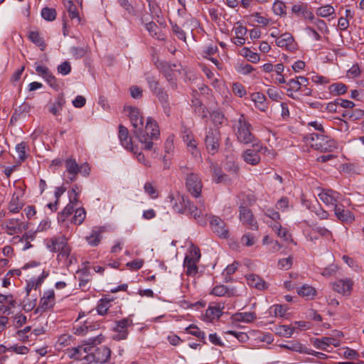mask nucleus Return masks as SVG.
<instances>
[{
    "mask_svg": "<svg viewBox=\"0 0 364 364\" xmlns=\"http://www.w3.org/2000/svg\"><path fill=\"white\" fill-rule=\"evenodd\" d=\"M276 43L279 47L285 48L289 50H294L296 49V44L292 35L289 33H284L282 34L277 40Z\"/></svg>",
    "mask_w": 364,
    "mask_h": 364,
    "instance_id": "obj_22",
    "label": "nucleus"
},
{
    "mask_svg": "<svg viewBox=\"0 0 364 364\" xmlns=\"http://www.w3.org/2000/svg\"><path fill=\"white\" fill-rule=\"evenodd\" d=\"M210 226L212 231L221 238L229 237V230L225 223L219 217L212 215L210 220Z\"/></svg>",
    "mask_w": 364,
    "mask_h": 364,
    "instance_id": "obj_13",
    "label": "nucleus"
},
{
    "mask_svg": "<svg viewBox=\"0 0 364 364\" xmlns=\"http://www.w3.org/2000/svg\"><path fill=\"white\" fill-rule=\"evenodd\" d=\"M272 229L280 237L281 242H285L287 248L292 249L293 247L291 245H296L291 238V235L286 228H282L279 223H277L274 225Z\"/></svg>",
    "mask_w": 364,
    "mask_h": 364,
    "instance_id": "obj_18",
    "label": "nucleus"
},
{
    "mask_svg": "<svg viewBox=\"0 0 364 364\" xmlns=\"http://www.w3.org/2000/svg\"><path fill=\"white\" fill-rule=\"evenodd\" d=\"M179 197L181 207L178 205L173 195H169L168 197L170 199L174 210L179 213H184L185 211L188 210L189 213L193 215L195 219L200 218L202 211L205 210L204 205H202L198 210V208L189 200L188 196H179Z\"/></svg>",
    "mask_w": 364,
    "mask_h": 364,
    "instance_id": "obj_7",
    "label": "nucleus"
},
{
    "mask_svg": "<svg viewBox=\"0 0 364 364\" xmlns=\"http://www.w3.org/2000/svg\"><path fill=\"white\" fill-rule=\"evenodd\" d=\"M101 232L102 230L99 228H96L92 230L90 235L86 237V240L89 245L92 247L97 246L101 240Z\"/></svg>",
    "mask_w": 364,
    "mask_h": 364,
    "instance_id": "obj_33",
    "label": "nucleus"
},
{
    "mask_svg": "<svg viewBox=\"0 0 364 364\" xmlns=\"http://www.w3.org/2000/svg\"><path fill=\"white\" fill-rule=\"evenodd\" d=\"M262 145L259 143H253L251 149L245 150L242 154L244 161L252 166L258 164L260 161L259 153L262 149Z\"/></svg>",
    "mask_w": 364,
    "mask_h": 364,
    "instance_id": "obj_12",
    "label": "nucleus"
},
{
    "mask_svg": "<svg viewBox=\"0 0 364 364\" xmlns=\"http://www.w3.org/2000/svg\"><path fill=\"white\" fill-rule=\"evenodd\" d=\"M70 252H59L57 259L63 262L65 265H69L72 263L71 259H70Z\"/></svg>",
    "mask_w": 364,
    "mask_h": 364,
    "instance_id": "obj_54",
    "label": "nucleus"
},
{
    "mask_svg": "<svg viewBox=\"0 0 364 364\" xmlns=\"http://www.w3.org/2000/svg\"><path fill=\"white\" fill-rule=\"evenodd\" d=\"M304 138L311 143L313 149L321 152H332L338 147L336 141L323 133H311Z\"/></svg>",
    "mask_w": 364,
    "mask_h": 364,
    "instance_id": "obj_4",
    "label": "nucleus"
},
{
    "mask_svg": "<svg viewBox=\"0 0 364 364\" xmlns=\"http://www.w3.org/2000/svg\"><path fill=\"white\" fill-rule=\"evenodd\" d=\"M223 315V311L219 306H209L205 312V316L210 321L218 319Z\"/></svg>",
    "mask_w": 364,
    "mask_h": 364,
    "instance_id": "obj_36",
    "label": "nucleus"
},
{
    "mask_svg": "<svg viewBox=\"0 0 364 364\" xmlns=\"http://www.w3.org/2000/svg\"><path fill=\"white\" fill-rule=\"evenodd\" d=\"M112 301L111 299H107V298H102L101 299L97 306L96 310L100 315H105L107 314L108 309L110 307V302Z\"/></svg>",
    "mask_w": 364,
    "mask_h": 364,
    "instance_id": "obj_38",
    "label": "nucleus"
},
{
    "mask_svg": "<svg viewBox=\"0 0 364 364\" xmlns=\"http://www.w3.org/2000/svg\"><path fill=\"white\" fill-rule=\"evenodd\" d=\"M31 110V106L23 102L14 109L15 115H18L20 118L26 117Z\"/></svg>",
    "mask_w": 364,
    "mask_h": 364,
    "instance_id": "obj_42",
    "label": "nucleus"
},
{
    "mask_svg": "<svg viewBox=\"0 0 364 364\" xmlns=\"http://www.w3.org/2000/svg\"><path fill=\"white\" fill-rule=\"evenodd\" d=\"M129 117L133 127L132 132L135 137L144 144V149L151 150L154 147V139H158L160 131L156 122L151 117H148L144 129V118L137 107H127Z\"/></svg>",
    "mask_w": 364,
    "mask_h": 364,
    "instance_id": "obj_1",
    "label": "nucleus"
},
{
    "mask_svg": "<svg viewBox=\"0 0 364 364\" xmlns=\"http://www.w3.org/2000/svg\"><path fill=\"white\" fill-rule=\"evenodd\" d=\"M64 4L67 8L69 17L72 20H75L77 23H79L80 22V18L76 6L70 0H68L67 1L64 0Z\"/></svg>",
    "mask_w": 364,
    "mask_h": 364,
    "instance_id": "obj_30",
    "label": "nucleus"
},
{
    "mask_svg": "<svg viewBox=\"0 0 364 364\" xmlns=\"http://www.w3.org/2000/svg\"><path fill=\"white\" fill-rule=\"evenodd\" d=\"M86 212L83 208H77L75 211V215L72 218V223L75 225H80L85 219Z\"/></svg>",
    "mask_w": 364,
    "mask_h": 364,
    "instance_id": "obj_39",
    "label": "nucleus"
},
{
    "mask_svg": "<svg viewBox=\"0 0 364 364\" xmlns=\"http://www.w3.org/2000/svg\"><path fill=\"white\" fill-rule=\"evenodd\" d=\"M26 146V143L22 141V142L18 144L16 146V151L18 154V156L19 159H21V161H24L26 158V151H25Z\"/></svg>",
    "mask_w": 364,
    "mask_h": 364,
    "instance_id": "obj_56",
    "label": "nucleus"
},
{
    "mask_svg": "<svg viewBox=\"0 0 364 364\" xmlns=\"http://www.w3.org/2000/svg\"><path fill=\"white\" fill-rule=\"evenodd\" d=\"M239 218L242 224L247 225L250 229L253 230H258V224L257 221L255 220L250 209L245 206H240Z\"/></svg>",
    "mask_w": 364,
    "mask_h": 364,
    "instance_id": "obj_15",
    "label": "nucleus"
},
{
    "mask_svg": "<svg viewBox=\"0 0 364 364\" xmlns=\"http://www.w3.org/2000/svg\"><path fill=\"white\" fill-rule=\"evenodd\" d=\"M49 248L52 250H70V247L68 245V239L64 235L55 236L50 238L47 243Z\"/></svg>",
    "mask_w": 364,
    "mask_h": 364,
    "instance_id": "obj_19",
    "label": "nucleus"
},
{
    "mask_svg": "<svg viewBox=\"0 0 364 364\" xmlns=\"http://www.w3.org/2000/svg\"><path fill=\"white\" fill-rule=\"evenodd\" d=\"M83 360L85 363L83 364H95L97 363V360L95 357L94 356V351L93 350H90L87 353L84 355Z\"/></svg>",
    "mask_w": 364,
    "mask_h": 364,
    "instance_id": "obj_64",
    "label": "nucleus"
},
{
    "mask_svg": "<svg viewBox=\"0 0 364 364\" xmlns=\"http://www.w3.org/2000/svg\"><path fill=\"white\" fill-rule=\"evenodd\" d=\"M287 85L289 86L287 89V92H297L299 91L300 87V84L299 83V80L296 79H291L287 82Z\"/></svg>",
    "mask_w": 364,
    "mask_h": 364,
    "instance_id": "obj_57",
    "label": "nucleus"
},
{
    "mask_svg": "<svg viewBox=\"0 0 364 364\" xmlns=\"http://www.w3.org/2000/svg\"><path fill=\"white\" fill-rule=\"evenodd\" d=\"M335 10L331 5H326L317 9L316 14L321 17H328L334 13Z\"/></svg>",
    "mask_w": 364,
    "mask_h": 364,
    "instance_id": "obj_45",
    "label": "nucleus"
},
{
    "mask_svg": "<svg viewBox=\"0 0 364 364\" xmlns=\"http://www.w3.org/2000/svg\"><path fill=\"white\" fill-rule=\"evenodd\" d=\"M133 326V321L129 317L124 318L116 321L113 327V331L117 333L113 336L114 341L125 340L127 338L129 331L128 328Z\"/></svg>",
    "mask_w": 364,
    "mask_h": 364,
    "instance_id": "obj_10",
    "label": "nucleus"
},
{
    "mask_svg": "<svg viewBox=\"0 0 364 364\" xmlns=\"http://www.w3.org/2000/svg\"><path fill=\"white\" fill-rule=\"evenodd\" d=\"M220 133L218 127H209L206 129L205 144L207 149L212 154L216 153L220 146Z\"/></svg>",
    "mask_w": 364,
    "mask_h": 364,
    "instance_id": "obj_8",
    "label": "nucleus"
},
{
    "mask_svg": "<svg viewBox=\"0 0 364 364\" xmlns=\"http://www.w3.org/2000/svg\"><path fill=\"white\" fill-rule=\"evenodd\" d=\"M233 122V128L238 141L245 144L254 143L255 138L251 132L252 124L249 118L244 114H240Z\"/></svg>",
    "mask_w": 364,
    "mask_h": 364,
    "instance_id": "obj_3",
    "label": "nucleus"
},
{
    "mask_svg": "<svg viewBox=\"0 0 364 364\" xmlns=\"http://www.w3.org/2000/svg\"><path fill=\"white\" fill-rule=\"evenodd\" d=\"M28 37L29 40L38 46L41 50H44L46 49V44L38 31H29Z\"/></svg>",
    "mask_w": 364,
    "mask_h": 364,
    "instance_id": "obj_31",
    "label": "nucleus"
},
{
    "mask_svg": "<svg viewBox=\"0 0 364 364\" xmlns=\"http://www.w3.org/2000/svg\"><path fill=\"white\" fill-rule=\"evenodd\" d=\"M65 166L66 172L69 174L68 179L65 181L67 183H72L77 179V175L79 173V165L75 159L70 158L65 161Z\"/></svg>",
    "mask_w": 364,
    "mask_h": 364,
    "instance_id": "obj_20",
    "label": "nucleus"
},
{
    "mask_svg": "<svg viewBox=\"0 0 364 364\" xmlns=\"http://www.w3.org/2000/svg\"><path fill=\"white\" fill-rule=\"evenodd\" d=\"M353 282L350 279H339L332 284L334 291L341 294H350Z\"/></svg>",
    "mask_w": 364,
    "mask_h": 364,
    "instance_id": "obj_21",
    "label": "nucleus"
},
{
    "mask_svg": "<svg viewBox=\"0 0 364 364\" xmlns=\"http://www.w3.org/2000/svg\"><path fill=\"white\" fill-rule=\"evenodd\" d=\"M144 191L153 199L158 197L159 193L151 183H146L144 186Z\"/></svg>",
    "mask_w": 364,
    "mask_h": 364,
    "instance_id": "obj_51",
    "label": "nucleus"
},
{
    "mask_svg": "<svg viewBox=\"0 0 364 364\" xmlns=\"http://www.w3.org/2000/svg\"><path fill=\"white\" fill-rule=\"evenodd\" d=\"M187 147L188 151L191 152L192 156L195 158H198L200 156V153L199 149L197 147V144L195 140H192V141H189L188 144H187Z\"/></svg>",
    "mask_w": 364,
    "mask_h": 364,
    "instance_id": "obj_53",
    "label": "nucleus"
},
{
    "mask_svg": "<svg viewBox=\"0 0 364 364\" xmlns=\"http://www.w3.org/2000/svg\"><path fill=\"white\" fill-rule=\"evenodd\" d=\"M56 11L55 9L45 7L41 11V16L46 21H52L56 18Z\"/></svg>",
    "mask_w": 364,
    "mask_h": 364,
    "instance_id": "obj_43",
    "label": "nucleus"
},
{
    "mask_svg": "<svg viewBox=\"0 0 364 364\" xmlns=\"http://www.w3.org/2000/svg\"><path fill=\"white\" fill-rule=\"evenodd\" d=\"M297 293L301 296L312 299L316 295V290L314 287L304 284L297 289Z\"/></svg>",
    "mask_w": 364,
    "mask_h": 364,
    "instance_id": "obj_35",
    "label": "nucleus"
},
{
    "mask_svg": "<svg viewBox=\"0 0 364 364\" xmlns=\"http://www.w3.org/2000/svg\"><path fill=\"white\" fill-rule=\"evenodd\" d=\"M273 11L277 15H282L286 13V6L282 1H277L273 5Z\"/></svg>",
    "mask_w": 364,
    "mask_h": 364,
    "instance_id": "obj_55",
    "label": "nucleus"
},
{
    "mask_svg": "<svg viewBox=\"0 0 364 364\" xmlns=\"http://www.w3.org/2000/svg\"><path fill=\"white\" fill-rule=\"evenodd\" d=\"M186 188L195 198L200 196L202 182L199 176L194 173L187 174L186 178Z\"/></svg>",
    "mask_w": 364,
    "mask_h": 364,
    "instance_id": "obj_11",
    "label": "nucleus"
},
{
    "mask_svg": "<svg viewBox=\"0 0 364 364\" xmlns=\"http://www.w3.org/2000/svg\"><path fill=\"white\" fill-rule=\"evenodd\" d=\"M213 179L217 183L225 182L228 179V176L223 171L218 167H213Z\"/></svg>",
    "mask_w": 364,
    "mask_h": 364,
    "instance_id": "obj_41",
    "label": "nucleus"
},
{
    "mask_svg": "<svg viewBox=\"0 0 364 364\" xmlns=\"http://www.w3.org/2000/svg\"><path fill=\"white\" fill-rule=\"evenodd\" d=\"M271 310L274 312L275 316L284 317L287 309L285 306L277 304L272 306Z\"/></svg>",
    "mask_w": 364,
    "mask_h": 364,
    "instance_id": "obj_52",
    "label": "nucleus"
},
{
    "mask_svg": "<svg viewBox=\"0 0 364 364\" xmlns=\"http://www.w3.org/2000/svg\"><path fill=\"white\" fill-rule=\"evenodd\" d=\"M74 211V206L73 204L68 203L65 208L59 213L58 219L59 221H64L67 217L70 215Z\"/></svg>",
    "mask_w": 364,
    "mask_h": 364,
    "instance_id": "obj_46",
    "label": "nucleus"
},
{
    "mask_svg": "<svg viewBox=\"0 0 364 364\" xmlns=\"http://www.w3.org/2000/svg\"><path fill=\"white\" fill-rule=\"evenodd\" d=\"M337 347L339 346V342L332 337H322L321 338H316L314 341V346L318 349L326 350L327 347L330 346Z\"/></svg>",
    "mask_w": 364,
    "mask_h": 364,
    "instance_id": "obj_28",
    "label": "nucleus"
},
{
    "mask_svg": "<svg viewBox=\"0 0 364 364\" xmlns=\"http://www.w3.org/2000/svg\"><path fill=\"white\" fill-rule=\"evenodd\" d=\"M210 294L216 296L235 297L239 294L235 287H228L223 284L215 286L210 291Z\"/></svg>",
    "mask_w": 364,
    "mask_h": 364,
    "instance_id": "obj_16",
    "label": "nucleus"
},
{
    "mask_svg": "<svg viewBox=\"0 0 364 364\" xmlns=\"http://www.w3.org/2000/svg\"><path fill=\"white\" fill-rule=\"evenodd\" d=\"M334 213L336 218L342 222L351 223L354 220L353 213L348 210H345L341 205H335Z\"/></svg>",
    "mask_w": 364,
    "mask_h": 364,
    "instance_id": "obj_26",
    "label": "nucleus"
},
{
    "mask_svg": "<svg viewBox=\"0 0 364 364\" xmlns=\"http://www.w3.org/2000/svg\"><path fill=\"white\" fill-rule=\"evenodd\" d=\"M58 73L63 75L69 74L71 71V65L69 62L65 61L58 66Z\"/></svg>",
    "mask_w": 364,
    "mask_h": 364,
    "instance_id": "obj_62",
    "label": "nucleus"
},
{
    "mask_svg": "<svg viewBox=\"0 0 364 364\" xmlns=\"http://www.w3.org/2000/svg\"><path fill=\"white\" fill-rule=\"evenodd\" d=\"M154 65L159 73L166 78L170 87L173 90H177L178 84L175 77L174 72L180 71V70L177 68L178 67H181V65L177 63H170L168 62L157 59L154 61Z\"/></svg>",
    "mask_w": 364,
    "mask_h": 364,
    "instance_id": "obj_5",
    "label": "nucleus"
},
{
    "mask_svg": "<svg viewBox=\"0 0 364 364\" xmlns=\"http://www.w3.org/2000/svg\"><path fill=\"white\" fill-rule=\"evenodd\" d=\"M211 119L213 122L217 125V124H221L223 122V119L225 118L224 114L222 112L215 111L213 112L211 114Z\"/></svg>",
    "mask_w": 364,
    "mask_h": 364,
    "instance_id": "obj_63",
    "label": "nucleus"
},
{
    "mask_svg": "<svg viewBox=\"0 0 364 364\" xmlns=\"http://www.w3.org/2000/svg\"><path fill=\"white\" fill-rule=\"evenodd\" d=\"M186 331L188 333L197 337L204 344L206 343L205 332L200 331L197 326L194 324H191L186 328Z\"/></svg>",
    "mask_w": 364,
    "mask_h": 364,
    "instance_id": "obj_32",
    "label": "nucleus"
},
{
    "mask_svg": "<svg viewBox=\"0 0 364 364\" xmlns=\"http://www.w3.org/2000/svg\"><path fill=\"white\" fill-rule=\"evenodd\" d=\"M145 79L149 88L161 104L165 114L168 117L171 114V106L167 91L160 85L159 80L151 73H145Z\"/></svg>",
    "mask_w": 364,
    "mask_h": 364,
    "instance_id": "obj_2",
    "label": "nucleus"
},
{
    "mask_svg": "<svg viewBox=\"0 0 364 364\" xmlns=\"http://www.w3.org/2000/svg\"><path fill=\"white\" fill-rule=\"evenodd\" d=\"M23 206V203L20 201L18 196L13 194L12 198L9 203V210L11 213H18Z\"/></svg>",
    "mask_w": 364,
    "mask_h": 364,
    "instance_id": "obj_34",
    "label": "nucleus"
},
{
    "mask_svg": "<svg viewBox=\"0 0 364 364\" xmlns=\"http://www.w3.org/2000/svg\"><path fill=\"white\" fill-rule=\"evenodd\" d=\"M295 329V326L291 327L287 325L279 326L276 328L277 334L286 338H290Z\"/></svg>",
    "mask_w": 364,
    "mask_h": 364,
    "instance_id": "obj_40",
    "label": "nucleus"
},
{
    "mask_svg": "<svg viewBox=\"0 0 364 364\" xmlns=\"http://www.w3.org/2000/svg\"><path fill=\"white\" fill-rule=\"evenodd\" d=\"M144 264L143 259L137 258L126 263V267L131 271L140 269Z\"/></svg>",
    "mask_w": 364,
    "mask_h": 364,
    "instance_id": "obj_44",
    "label": "nucleus"
},
{
    "mask_svg": "<svg viewBox=\"0 0 364 364\" xmlns=\"http://www.w3.org/2000/svg\"><path fill=\"white\" fill-rule=\"evenodd\" d=\"M45 80L54 90H59L60 85L58 83L57 79L51 73L45 78Z\"/></svg>",
    "mask_w": 364,
    "mask_h": 364,
    "instance_id": "obj_61",
    "label": "nucleus"
},
{
    "mask_svg": "<svg viewBox=\"0 0 364 364\" xmlns=\"http://www.w3.org/2000/svg\"><path fill=\"white\" fill-rule=\"evenodd\" d=\"M26 316L22 314H16L14 317V326L19 328L26 323Z\"/></svg>",
    "mask_w": 364,
    "mask_h": 364,
    "instance_id": "obj_58",
    "label": "nucleus"
},
{
    "mask_svg": "<svg viewBox=\"0 0 364 364\" xmlns=\"http://www.w3.org/2000/svg\"><path fill=\"white\" fill-rule=\"evenodd\" d=\"M242 50L244 51V55L250 62L256 63L259 60V56L257 53L252 52L250 49L247 48H244Z\"/></svg>",
    "mask_w": 364,
    "mask_h": 364,
    "instance_id": "obj_49",
    "label": "nucleus"
},
{
    "mask_svg": "<svg viewBox=\"0 0 364 364\" xmlns=\"http://www.w3.org/2000/svg\"><path fill=\"white\" fill-rule=\"evenodd\" d=\"M55 304V292L53 289L48 290L44 292L43 296L41 299L40 306L35 311L38 313L40 309L42 311L53 309Z\"/></svg>",
    "mask_w": 364,
    "mask_h": 364,
    "instance_id": "obj_17",
    "label": "nucleus"
},
{
    "mask_svg": "<svg viewBox=\"0 0 364 364\" xmlns=\"http://www.w3.org/2000/svg\"><path fill=\"white\" fill-rule=\"evenodd\" d=\"M225 168L233 173H237L239 171V166L235 163L233 158H228L225 162Z\"/></svg>",
    "mask_w": 364,
    "mask_h": 364,
    "instance_id": "obj_48",
    "label": "nucleus"
},
{
    "mask_svg": "<svg viewBox=\"0 0 364 364\" xmlns=\"http://www.w3.org/2000/svg\"><path fill=\"white\" fill-rule=\"evenodd\" d=\"M200 257V252H188L183 261V267L186 268V275L191 277L196 275L198 269L197 264Z\"/></svg>",
    "mask_w": 364,
    "mask_h": 364,
    "instance_id": "obj_9",
    "label": "nucleus"
},
{
    "mask_svg": "<svg viewBox=\"0 0 364 364\" xmlns=\"http://www.w3.org/2000/svg\"><path fill=\"white\" fill-rule=\"evenodd\" d=\"M145 28L151 36L156 37L158 39L160 38L159 35H158V31H159L160 28L154 22L151 21L146 23Z\"/></svg>",
    "mask_w": 364,
    "mask_h": 364,
    "instance_id": "obj_47",
    "label": "nucleus"
},
{
    "mask_svg": "<svg viewBox=\"0 0 364 364\" xmlns=\"http://www.w3.org/2000/svg\"><path fill=\"white\" fill-rule=\"evenodd\" d=\"M232 317L235 321L250 323L257 316L255 312H239L234 314Z\"/></svg>",
    "mask_w": 364,
    "mask_h": 364,
    "instance_id": "obj_29",
    "label": "nucleus"
},
{
    "mask_svg": "<svg viewBox=\"0 0 364 364\" xmlns=\"http://www.w3.org/2000/svg\"><path fill=\"white\" fill-rule=\"evenodd\" d=\"M247 284L258 290H264L268 288V284L259 275L250 274L245 275Z\"/></svg>",
    "mask_w": 364,
    "mask_h": 364,
    "instance_id": "obj_23",
    "label": "nucleus"
},
{
    "mask_svg": "<svg viewBox=\"0 0 364 364\" xmlns=\"http://www.w3.org/2000/svg\"><path fill=\"white\" fill-rule=\"evenodd\" d=\"M328 90L333 95H341L347 92L348 87L341 82L333 83L329 86Z\"/></svg>",
    "mask_w": 364,
    "mask_h": 364,
    "instance_id": "obj_37",
    "label": "nucleus"
},
{
    "mask_svg": "<svg viewBox=\"0 0 364 364\" xmlns=\"http://www.w3.org/2000/svg\"><path fill=\"white\" fill-rule=\"evenodd\" d=\"M337 270H338L337 265H336L334 264H331L323 270V272H321V274L324 277H331V276H333L336 274Z\"/></svg>",
    "mask_w": 364,
    "mask_h": 364,
    "instance_id": "obj_60",
    "label": "nucleus"
},
{
    "mask_svg": "<svg viewBox=\"0 0 364 364\" xmlns=\"http://www.w3.org/2000/svg\"><path fill=\"white\" fill-rule=\"evenodd\" d=\"M3 225L6 232L11 235L21 233L28 228V226L18 218L9 219Z\"/></svg>",
    "mask_w": 364,
    "mask_h": 364,
    "instance_id": "obj_14",
    "label": "nucleus"
},
{
    "mask_svg": "<svg viewBox=\"0 0 364 364\" xmlns=\"http://www.w3.org/2000/svg\"><path fill=\"white\" fill-rule=\"evenodd\" d=\"M96 345H94V348H92L94 351V356L95 357L97 362L100 363H104L107 362L111 355V350L106 346H101L100 348H95Z\"/></svg>",
    "mask_w": 364,
    "mask_h": 364,
    "instance_id": "obj_27",
    "label": "nucleus"
},
{
    "mask_svg": "<svg viewBox=\"0 0 364 364\" xmlns=\"http://www.w3.org/2000/svg\"><path fill=\"white\" fill-rule=\"evenodd\" d=\"M340 194L332 190L323 191L318 194L320 200L327 205H332L335 207L337 204Z\"/></svg>",
    "mask_w": 364,
    "mask_h": 364,
    "instance_id": "obj_25",
    "label": "nucleus"
},
{
    "mask_svg": "<svg viewBox=\"0 0 364 364\" xmlns=\"http://www.w3.org/2000/svg\"><path fill=\"white\" fill-rule=\"evenodd\" d=\"M293 264V257L289 256L287 258H283L279 260L278 267L281 269H289L291 268Z\"/></svg>",
    "mask_w": 364,
    "mask_h": 364,
    "instance_id": "obj_50",
    "label": "nucleus"
},
{
    "mask_svg": "<svg viewBox=\"0 0 364 364\" xmlns=\"http://www.w3.org/2000/svg\"><path fill=\"white\" fill-rule=\"evenodd\" d=\"M105 337L102 334L88 338L85 341L83 346H79L68 350V356L70 358L82 360L84 355L94 348V345L101 343L104 341Z\"/></svg>",
    "mask_w": 364,
    "mask_h": 364,
    "instance_id": "obj_6",
    "label": "nucleus"
},
{
    "mask_svg": "<svg viewBox=\"0 0 364 364\" xmlns=\"http://www.w3.org/2000/svg\"><path fill=\"white\" fill-rule=\"evenodd\" d=\"M119 139L122 146L127 150L134 151L133 144L131 138L129 136V131L127 128L122 124L119 126Z\"/></svg>",
    "mask_w": 364,
    "mask_h": 364,
    "instance_id": "obj_24",
    "label": "nucleus"
},
{
    "mask_svg": "<svg viewBox=\"0 0 364 364\" xmlns=\"http://www.w3.org/2000/svg\"><path fill=\"white\" fill-rule=\"evenodd\" d=\"M8 350H12L17 354L25 355L28 353L29 349L28 347H26L25 346L14 345V346H10L8 348Z\"/></svg>",
    "mask_w": 364,
    "mask_h": 364,
    "instance_id": "obj_59",
    "label": "nucleus"
}]
</instances>
